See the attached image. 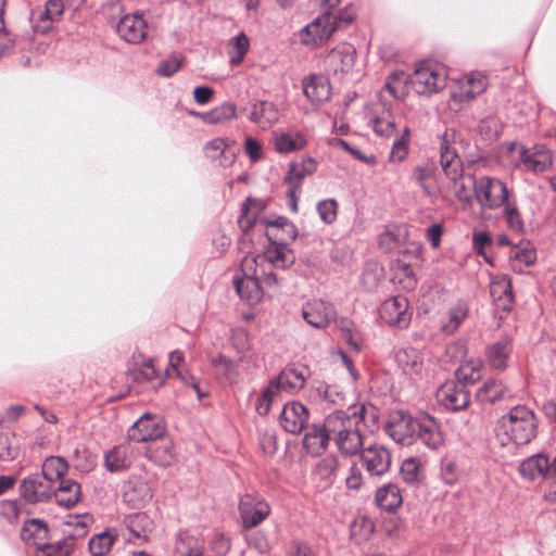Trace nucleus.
<instances>
[{
    "instance_id": "nucleus-1",
    "label": "nucleus",
    "mask_w": 556,
    "mask_h": 556,
    "mask_svg": "<svg viewBox=\"0 0 556 556\" xmlns=\"http://www.w3.org/2000/svg\"><path fill=\"white\" fill-rule=\"evenodd\" d=\"M378 410L364 403L334 410L327 416V430L331 433L338 450L344 455H356L364 445L368 433L378 428Z\"/></svg>"
},
{
    "instance_id": "nucleus-2",
    "label": "nucleus",
    "mask_w": 556,
    "mask_h": 556,
    "mask_svg": "<svg viewBox=\"0 0 556 556\" xmlns=\"http://www.w3.org/2000/svg\"><path fill=\"white\" fill-rule=\"evenodd\" d=\"M410 83L417 93H433L445 87V77L437 66L429 63L419 64L414 74L409 77L404 71L391 73L386 80L383 92H389L394 99L405 97L407 83Z\"/></svg>"
},
{
    "instance_id": "nucleus-3",
    "label": "nucleus",
    "mask_w": 556,
    "mask_h": 556,
    "mask_svg": "<svg viewBox=\"0 0 556 556\" xmlns=\"http://www.w3.org/2000/svg\"><path fill=\"white\" fill-rule=\"evenodd\" d=\"M538 433L534 413L525 405H517L502 416L495 427V438L501 445H525Z\"/></svg>"
},
{
    "instance_id": "nucleus-4",
    "label": "nucleus",
    "mask_w": 556,
    "mask_h": 556,
    "mask_svg": "<svg viewBox=\"0 0 556 556\" xmlns=\"http://www.w3.org/2000/svg\"><path fill=\"white\" fill-rule=\"evenodd\" d=\"M459 135L455 129H445L440 139V164L445 176L453 182L455 197L470 203L471 194L463 182V162L458 155Z\"/></svg>"
},
{
    "instance_id": "nucleus-5",
    "label": "nucleus",
    "mask_w": 556,
    "mask_h": 556,
    "mask_svg": "<svg viewBox=\"0 0 556 556\" xmlns=\"http://www.w3.org/2000/svg\"><path fill=\"white\" fill-rule=\"evenodd\" d=\"M242 277L236 276L233 285L238 295L250 304L260 303L265 295L261 285L257 268V257L250 254L241 261Z\"/></svg>"
},
{
    "instance_id": "nucleus-6",
    "label": "nucleus",
    "mask_w": 556,
    "mask_h": 556,
    "mask_svg": "<svg viewBox=\"0 0 556 556\" xmlns=\"http://www.w3.org/2000/svg\"><path fill=\"white\" fill-rule=\"evenodd\" d=\"M475 197L482 210H495L503 206L508 199L506 185L493 177L481 176L472 180Z\"/></svg>"
},
{
    "instance_id": "nucleus-7",
    "label": "nucleus",
    "mask_w": 556,
    "mask_h": 556,
    "mask_svg": "<svg viewBox=\"0 0 556 556\" xmlns=\"http://www.w3.org/2000/svg\"><path fill=\"white\" fill-rule=\"evenodd\" d=\"M239 513L243 527L251 529L268 517L270 508L261 495L245 494L240 498Z\"/></svg>"
},
{
    "instance_id": "nucleus-8",
    "label": "nucleus",
    "mask_w": 556,
    "mask_h": 556,
    "mask_svg": "<svg viewBox=\"0 0 556 556\" xmlns=\"http://www.w3.org/2000/svg\"><path fill=\"white\" fill-rule=\"evenodd\" d=\"M269 239V244L264 250L262 255H252L257 257V265H265L275 269L285 270L289 268L295 262V255L293 251L288 248L283 242H277L271 240L269 232H266Z\"/></svg>"
},
{
    "instance_id": "nucleus-9",
    "label": "nucleus",
    "mask_w": 556,
    "mask_h": 556,
    "mask_svg": "<svg viewBox=\"0 0 556 556\" xmlns=\"http://www.w3.org/2000/svg\"><path fill=\"white\" fill-rule=\"evenodd\" d=\"M380 318L390 326L406 328L412 319L409 302L404 295H396L386 300L379 309Z\"/></svg>"
},
{
    "instance_id": "nucleus-10",
    "label": "nucleus",
    "mask_w": 556,
    "mask_h": 556,
    "mask_svg": "<svg viewBox=\"0 0 556 556\" xmlns=\"http://www.w3.org/2000/svg\"><path fill=\"white\" fill-rule=\"evenodd\" d=\"M420 419L409 414L397 413L391 417L387 425L388 434L402 445H410L416 441Z\"/></svg>"
},
{
    "instance_id": "nucleus-11",
    "label": "nucleus",
    "mask_w": 556,
    "mask_h": 556,
    "mask_svg": "<svg viewBox=\"0 0 556 556\" xmlns=\"http://www.w3.org/2000/svg\"><path fill=\"white\" fill-rule=\"evenodd\" d=\"M333 24L330 20V11L324 12L301 30V42L309 47L320 46L336 31Z\"/></svg>"
},
{
    "instance_id": "nucleus-12",
    "label": "nucleus",
    "mask_w": 556,
    "mask_h": 556,
    "mask_svg": "<svg viewBox=\"0 0 556 556\" xmlns=\"http://www.w3.org/2000/svg\"><path fill=\"white\" fill-rule=\"evenodd\" d=\"M488 79L480 72H472L455 81L451 98L457 102L470 101L485 91Z\"/></svg>"
},
{
    "instance_id": "nucleus-13",
    "label": "nucleus",
    "mask_w": 556,
    "mask_h": 556,
    "mask_svg": "<svg viewBox=\"0 0 556 556\" xmlns=\"http://www.w3.org/2000/svg\"><path fill=\"white\" fill-rule=\"evenodd\" d=\"M20 493L27 503H43L52 498L53 485L42 475L34 473L21 481Z\"/></svg>"
},
{
    "instance_id": "nucleus-14",
    "label": "nucleus",
    "mask_w": 556,
    "mask_h": 556,
    "mask_svg": "<svg viewBox=\"0 0 556 556\" xmlns=\"http://www.w3.org/2000/svg\"><path fill=\"white\" fill-rule=\"evenodd\" d=\"M164 425L156 415L143 414L128 430L131 441L141 443L155 440L164 433Z\"/></svg>"
},
{
    "instance_id": "nucleus-15",
    "label": "nucleus",
    "mask_w": 556,
    "mask_h": 556,
    "mask_svg": "<svg viewBox=\"0 0 556 556\" xmlns=\"http://www.w3.org/2000/svg\"><path fill=\"white\" fill-rule=\"evenodd\" d=\"M355 59V48L350 43H341L326 55L325 65L333 74H348L353 70Z\"/></svg>"
},
{
    "instance_id": "nucleus-16",
    "label": "nucleus",
    "mask_w": 556,
    "mask_h": 556,
    "mask_svg": "<svg viewBox=\"0 0 556 556\" xmlns=\"http://www.w3.org/2000/svg\"><path fill=\"white\" fill-rule=\"evenodd\" d=\"M361 459L371 476H382L389 471L392 457L382 445L374 444L361 451Z\"/></svg>"
},
{
    "instance_id": "nucleus-17",
    "label": "nucleus",
    "mask_w": 556,
    "mask_h": 556,
    "mask_svg": "<svg viewBox=\"0 0 556 556\" xmlns=\"http://www.w3.org/2000/svg\"><path fill=\"white\" fill-rule=\"evenodd\" d=\"M437 399L451 410H460L469 404V393L458 381H446L437 391Z\"/></svg>"
},
{
    "instance_id": "nucleus-18",
    "label": "nucleus",
    "mask_w": 556,
    "mask_h": 556,
    "mask_svg": "<svg viewBox=\"0 0 556 556\" xmlns=\"http://www.w3.org/2000/svg\"><path fill=\"white\" fill-rule=\"evenodd\" d=\"M308 421V409L300 402L292 401L285 404L279 424L286 432L291 434L300 433Z\"/></svg>"
},
{
    "instance_id": "nucleus-19",
    "label": "nucleus",
    "mask_w": 556,
    "mask_h": 556,
    "mask_svg": "<svg viewBox=\"0 0 556 556\" xmlns=\"http://www.w3.org/2000/svg\"><path fill=\"white\" fill-rule=\"evenodd\" d=\"M152 498V490L141 476H131L123 483V500L134 507H141Z\"/></svg>"
},
{
    "instance_id": "nucleus-20",
    "label": "nucleus",
    "mask_w": 556,
    "mask_h": 556,
    "mask_svg": "<svg viewBox=\"0 0 556 556\" xmlns=\"http://www.w3.org/2000/svg\"><path fill=\"white\" fill-rule=\"evenodd\" d=\"M519 159L528 170L542 173L547 170L553 164L552 153L544 146L533 148L520 147Z\"/></svg>"
},
{
    "instance_id": "nucleus-21",
    "label": "nucleus",
    "mask_w": 556,
    "mask_h": 556,
    "mask_svg": "<svg viewBox=\"0 0 556 556\" xmlns=\"http://www.w3.org/2000/svg\"><path fill=\"white\" fill-rule=\"evenodd\" d=\"M116 30L126 42L137 45L147 36V23L139 14L125 15L119 20Z\"/></svg>"
},
{
    "instance_id": "nucleus-22",
    "label": "nucleus",
    "mask_w": 556,
    "mask_h": 556,
    "mask_svg": "<svg viewBox=\"0 0 556 556\" xmlns=\"http://www.w3.org/2000/svg\"><path fill=\"white\" fill-rule=\"evenodd\" d=\"M306 381L305 369H298L294 367H287L281 372L273 378L269 382L274 384L275 390L279 394L286 392L293 394L304 388Z\"/></svg>"
},
{
    "instance_id": "nucleus-23",
    "label": "nucleus",
    "mask_w": 556,
    "mask_h": 556,
    "mask_svg": "<svg viewBox=\"0 0 556 556\" xmlns=\"http://www.w3.org/2000/svg\"><path fill=\"white\" fill-rule=\"evenodd\" d=\"M490 294L497 309L509 312L514 302L511 279L507 275L493 277L490 283Z\"/></svg>"
},
{
    "instance_id": "nucleus-24",
    "label": "nucleus",
    "mask_w": 556,
    "mask_h": 556,
    "mask_svg": "<svg viewBox=\"0 0 556 556\" xmlns=\"http://www.w3.org/2000/svg\"><path fill=\"white\" fill-rule=\"evenodd\" d=\"M302 314L313 327L325 328L334 317V309L331 304L323 300H314L303 307Z\"/></svg>"
},
{
    "instance_id": "nucleus-25",
    "label": "nucleus",
    "mask_w": 556,
    "mask_h": 556,
    "mask_svg": "<svg viewBox=\"0 0 556 556\" xmlns=\"http://www.w3.org/2000/svg\"><path fill=\"white\" fill-rule=\"evenodd\" d=\"M331 433L327 430V417L323 425H313L306 428L303 446L312 455H320L328 446Z\"/></svg>"
},
{
    "instance_id": "nucleus-26",
    "label": "nucleus",
    "mask_w": 556,
    "mask_h": 556,
    "mask_svg": "<svg viewBox=\"0 0 556 556\" xmlns=\"http://www.w3.org/2000/svg\"><path fill=\"white\" fill-rule=\"evenodd\" d=\"M305 97L314 104L326 102L331 97V86L323 75H309L302 80Z\"/></svg>"
},
{
    "instance_id": "nucleus-27",
    "label": "nucleus",
    "mask_w": 556,
    "mask_h": 556,
    "mask_svg": "<svg viewBox=\"0 0 556 556\" xmlns=\"http://www.w3.org/2000/svg\"><path fill=\"white\" fill-rule=\"evenodd\" d=\"M317 169V162L313 157H302L300 161L292 162L289 166L285 182L289 188L300 189L305 177L314 174Z\"/></svg>"
},
{
    "instance_id": "nucleus-28",
    "label": "nucleus",
    "mask_w": 556,
    "mask_h": 556,
    "mask_svg": "<svg viewBox=\"0 0 556 556\" xmlns=\"http://www.w3.org/2000/svg\"><path fill=\"white\" fill-rule=\"evenodd\" d=\"M519 472L529 480L545 478L552 472L551 462L545 454L530 456L520 464Z\"/></svg>"
},
{
    "instance_id": "nucleus-29",
    "label": "nucleus",
    "mask_w": 556,
    "mask_h": 556,
    "mask_svg": "<svg viewBox=\"0 0 556 556\" xmlns=\"http://www.w3.org/2000/svg\"><path fill=\"white\" fill-rule=\"evenodd\" d=\"M48 534L47 525L40 519H29L23 523L21 529V539L28 546L35 547V551L49 540Z\"/></svg>"
},
{
    "instance_id": "nucleus-30",
    "label": "nucleus",
    "mask_w": 556,
    "mask_h": 556,
    "mask_svg": "<svg viewBox=\"0 0 556 556\" xmlns=\"http://www.w3.org/2000/svg\"><path fill=\"white\" fill-rule=\"evenodd\" d=\"M417 439L431 450L439 448L444 442L440 426L433 418L428 416L420 418L416 435V440Z\"/></svg>"
},
{
    "instance_id": "nucleus-31",
    "label": "nucleus",
    "mask_w": 556,
    "mask_h": 556,
    "mask_svg": "<svg viewBox=\"0 0 556 556\" xmlns=\"http://www.w3.org/2000/svg\"><path fill=\"white\" fill-rule=\"evenodd\" d=\"M81 496L80 484L74 480L65 479L59 482V486L53 485V494L55 502L65 508L75 506Z\"/></svg>"
},
{
    "instance_id": "nucleus-32",
    "label": "nucleus",
    "mask_w": 556,
    "mask_h": 556,
    "mask_svg": "<svg viewBox=\"0 0 556 556\" xmlns=\"http://www.w3.org/2000/svg\"><path fill=\"white\" fill-rule=\"evenodd\" d=\"M279 118L276 106L268 101H258L252 105L250 119L262 129L271 127Z\"/></svg>"
},
{
    "instance_id": "nucleus-33",
    "label": "nucleus",
    "mask_w": 556,
    "mask_h": 556,
    "mask_svg": "<svg viewBox=\"0 0 556 556\" xmlns=\"http://www.w3.org/2000/svg\"><path fill=\"white\" fill-rule=\"evenodd\" d=\"M306 143L305 136L298 130L277 132L274 137V146L279 153L299 151L303 149Z\"/></svg>"
},
{
    "instance_id": "nucleus-34",
    "label": "nucleus",
    "mask_w": 556,
    "mask_h": 556,
    "mask_svg": "<svg viewBox=\"0 0 556 556\" xmlns=\"http://www.w3.org/2000/svg\"><path fill=\"white\" fill-rule=\"evenodd\" d=\"M206 156L219 161V165L229 166L233 163L236 154L223 138H215L205 144Z\"/></svg>"
},
{
    "instance_id": "nucleus-35",
    "label": "nucleus",
    "mask_w": 556,
    "mask_h": 556,
    "mask_svg": "<svg viewBox=\"0 0 556 556\" xmlns=\"http://www.w3.org/2000/svg\"><path fill=\"white\" fill-rule=\"evenodd\" d=\"M395 359L399 367L406 375L419 374L422 368L420 352L414 348H404L396 352Z\"/></svg>"
},
{
    "instance_id": "nucleus-36",
    "label": "nucleus",
    "mask_w": 556,
    "mask_h": 556,
    "mask_svg": "<svg viewBox=\"0 0 556 556\" xmlns=\"http://www.w3.org/2000/svg\"><path fill=\"white\" fill-rule=\"evenodd\" d=\"M68 471L67 462L61 456H49L47 457L41 466V475L54 485L61 480H65L64 477Z\"/></svg>"
},
{
    "instance_id": "nucleus-37",
    "label": "nucleus",
    "mask_w": 556,
    "mask_h": 556,
    "mask_svg": "<svg viewBox=\"0 0 556 556\" xmlns=\"http://www.w3.org/2000/svg\"><path fill=\"white\" fill-rule=\"evenodd\" d=\"M125 525L134 539L147 540L153 529V521L146 513L130 514L125 518Z\"/></svg>"
},
{
    "instance_id": "nucleus-38",
    "label": "nucleus",
    "mask_w": 556,
    "mask_h": 556,
    "mask_svg": "<svg viewBox=\"0 0 556 556\" xmlns=\"http://www.w3.org/2000/svg\"><path fill=\"white\" fill-rule=\"evenodd\" d=\"M375 502L378 507L384 510H393L402 503V495L396 484L388 483L380 486L375 496Z\"/></svg>"
},
{
    "instance_id": "nucleus-39",
    "label": "nucleus",
    "mask_w": 556,
    "mask_h": 556,
    "mask_svg": "<svg viewBox=\"0 0 556 556\" xmlns=\"http://www.w3.org/2000/svg\"><path fill=\"white\" fill-rule=\"evenodd\" d=\"M74 549V535H67L54 543H50L49 540H47L45 544L35 551V556H70Z\"/></svg>"
},
{
    "instance_id": "nucleus-40",
    "label": "nucleus",
    "mask_w": 556,
    "mask_h": 556,
    "mask_svg": "<svg viewBox=\"0 0 556 556\" xmlns=\"http://www.w3.org/2000/svg\"><path fill=\"white\" fill-rule=\"evenodd\" d=\"M130 465L128 447L116 445L104 454V466L110 472H118L127 469Z\"/></svg>"
},
{
    "instance_id": "nucleus-41",
    "label": "nucleus",
    "mask_w": 556,
    "mask_h": 556,
    "mask_svg": "<svg viewBox=\"0 0 556 556\" xmlns=\"http://www.w3.org/2000/svg\"><path fill=\"white\" fill-rule=\"evenodd\" d=\"M510 351L511 345L507 339H503L492 344L486 351V357L490 366L496 370L505 369Z\"/></svg>"
},
{
    "instance_id": "nucleus-42",
    "label": "nucleus",
    "mask_w": 556,
    "mask_h": 556,
    "mask_svg": "<svg viewBox=\"0 0 556 556\" xmlns=\"http://www.w3.org/2000/svg\"><path fill=\"white\" fill-rule=\"evenodd\" d=\"M506 392V387L498 379L486 380L477 391L476 397L481 404H493L500 401Z\"/></svg>"
},
{
    "instance_id": "nucleus-43",
    "label": "nucleus",
    "mask_w": 556,
    "mask_h": 556,
    "mask_svg": "<svg viewBox=\"0 0 556 556\" xmlns=\"http://www.w3.org/2000/svg\"><path fill=\"white\" fill-rule=\"evenodd\" d=\"M469 305L466 301L456 302L447 312V320L442 323V330L447 333H454L460 324L468 317Z\"/></svg>"
},
{
    "instance_id": "nucleus-44",
    "label": "nucleus",
    "mask_w": 556,
    "mask_h": 556,
    "mask_svg": "<svg viewBox=\"0 0 556 556\" xmlns=\"http://www.w3.org/2000/svg\"><path fill=\"white\" fill-rule=\"evenodd\" d=\"M407 236V229L402 225H390L379 236L378 242L382 250L390 251L402 244Z\"/></svg>"
},
{
    "instance_id": "nucleus-45",
    "label": "nucleus",
    "mask_w": 556,
    "mask_h": 556,
    "mask_svg": "<svg viewBox=\"0 0 556 556\" xmlns=\"http://www.w3.org/2000/svg\"><path fill=\"white\" fill-rule=\"evenodd\" d=\"M211 364L216 374L228 382L235 383L239 378L238 363L218 354L211 358Z\"/></svg>"
},
{
    "instance_id": "nucleus-46",
    "label": "nucleus",
    "mask_w": 556,
    "mask_h": 556,
    "mask_svg": "<svg viewBox=\"0 0 556 556\" xmlns=\"http://www.w3.org/2000/svg\"><path fill=\"white\" fill-rule=\"evenodd\" d=\"M117 534L114 530L106 529L105 531L94 534L89 540V551L92 556H105L112 548Z\"/></svg>"
},
{
    "instance_id": "nucleus-47",
    "label": "nucleus",
    "mask_w": 556,
    "mask_h": 556,
    "mask_svg": "<svg viewBox=\"0 0 556 556\" xmlns=\"http://www.w3.org/2000/svg\"><path fill=\"white\" fill-rule=\"evenodd\" d=\"M21 453V441L15 433H0V460L12 462L18 457Z\"/></svg>"
},
{
    "instance_id": "nucleus-48",
    "label": "nucleus",
    "mask_w": 556,
    "mask_h": 556,
    "mask_svg": "<svg viewBox=\"0 0 556 556\" xmlns=\"http://www.w3.org/2000/svg\"><path fill=\"white\" fill-rule=\"evenodd\" d=\"M237 109L233 103L225 102L208 112L199 114L206 124L217 125L232 119L236 116Z\"/></svg>"
},
{
    "instance_id": "nucleus-49",
    "label": "nucleus",
    "mask_w": 556,
    "mask_h": 556,
    "mask_svg": "<svg viewBox=\"0 0 556 556\" xmlns=\"http://www.w3.org/2000/svg\"><path fill=\"white\" fill-rule=\"evenodd\" d=\"M392 281L397 283L404 290H413L417 281L415 279L410 265L403 261H396L392 265Z\"/></svg>"
},
{
    "instance_id": "nucleus-50",
    "label": "nucleus",
    "mask_w": 556,
    "mask_h": 556,
    "mask_svg": "<svg viewBox=\"0 0 556 556\" xmlns=\"http://www.w3.org/2000/svg\"><path fill=\"white\" fill-rule=\"evenodd\" d=\"M249 48L250 40L243 31L232 37L229 40L228 51L230 64L233 66L240 65L243 62L244 56L249 51Z\"/></svg>"
},
{
    "instance_id": "nucleus-51",
    "label": "nucleus",
    "mask_w": 556,
    "mask_h": 556,
    "mask_svg": "<svg viewBox=\"0 0 556 556\" xmlns=\"http://www.w3.org/2000/svg\"><path fill=\"white\" fill-rule=\"evenodd\" d=\"M261 211V204L257 200L248 199L243 204L241 214L238 223L242 231H249L257 220L258 212Z\"/></svg>"
},
{
    "instance_id": "nucleus-52",
    "label": "nucleus",
    "mask_w": 556,
    "mask_h": 556,
    "mask_svg": "<svg viewBox=\"0 0 556 556\" xmlns=\"http://www.w3.org/2000/svg\"><path fill=\"white\" fill-rule=\"evenodd\" d=\"M274 269L275 268L258 264V277L261 285L264 291L267 290L268 293L270 292L269 295L277 292L285 280V278L274 271Z\"/></svg>"
},
{
    "instance_id": "nucleus-53",
    "label": "nucleus",
    "mask_w": 556,
    "mask_h": 556,
    "mask_svg": "<svg viewBox=\"0 0 556 556\" xmlns=\"http://www.w3.org/2000/svg\"><path fill=\"white\" fill-rule=\"evenodd\" d=\"M482 363L479 359H470L462 364L456 370L457 381L464 386L475 383L481 377Z\"/></svg>"
},
{
    "instance_id": "nucleus-54",
    "label": "nucleus",
    "mask_w": 556,
    "mask_h": 556,
    "mask_svg": "<svg viewBox=\"0 0 556 556\" xmlns=\"http://www.w3.org/2000/svg\"><path fill=\"white\" fill-rule=\"evenodd\" d=\"M509 258L511 261L513 268H516V263L530 266L534 264L536 260V253L535 250L530 247V243H526L513 248L509 252Z\"/></svg>"
},
{
    "instance_id": "nucleus-55",
    "label": "nucleus",
    "mask_w": 556,
    "mask_h": 556,
    "mask_svg": "<svg viewBox=\"0 0 556 556\" xmlns=\"http://www.w3.org/2000/svg\"><path fill=\"white\" fill-rule=\"evenodd\" d=\"M409 144V128L405 127L402 135L393 141L390 161L393 163H400L404 161L408 154Z\"/></svg>"
},
{
    "instance_id": "nucleus-56",
    "label": "nucleus",
    "mask_w": 556,
    "mask_h": 556,
    "mask_svg": "<svg viewBox=\"0 0 556 556\" xmlns=\"http://www.w3.org/2000/svg\"><path fill=\"white\" fill-rule=\"evenodd\" d=\"M372 127L377 135L390 137L395 132V119L389 110L372 119Z\"/></svg>"
},
{
    "instance_id": "nucleus-57",
    "label": "nucleus",
    "mask_w": 556,
    "mask_h": 556,
    "mask_svg": "<svg viewBox=\"0 0 556 556\" xmlns=\"http://www.w3.org/2000/svg\"><path fill=\"white\" fill-rule=\"evenodd\" d=\"M231 344L239 354V362H249V357L245 352L249 350L250 340L249 333L244 328L238 327L231 331Z\"/></svg>"
},
{
    "instance_id": "nucleus-58",
    "label": "nucleus",
    "mask_w": 556,
    "mask_h": 556,
    "mask_svg": "<svg viewBox=\"0 0 556 556\" xmlns=\"http://www.w3.org/2000/svg\"><path fill=\"white\" fill-rule=\"evenodd\" d=\"M339 468V460L336 456L329 455L320 459L316 466V475L325 481H332Z\"/></svg>"
},
{
    "instance_id": "nucleus-59",
    "label": "nucleus",
    "mask_w": 556,
    "mask_h": 556,
    "mask_svg": "<svg viewBox=\"0 0 556 556\" xmlns=\"http://www.w3.org/2000/svg\"><path fill=\"white\" fill-rule=\"evenodd\" d=\"M338 208L339 204L336 199H326L319 201L316 205L320 219L327 225H332L337 220Z\"/></svg>"
},
{
    "instance_id": "nucleus-60",
    "label": "nucleus",
    "mask_w": 556,
    "mask_h": 556,
    "mask_svg": "<svg viewBox=\"0 0 556 556\" xmlns=\"http://www.w3.org/2000/svg\"><path fill=\"white\" fill-rule=\"evenodd\" d=\"M402 479L407 483H416L421 479V464L416 458H407L400 470Z\"/></svg>"
},
{
    "instance_id": "nucleus-61",
    "label": "nucleus",
    "mask_w": 556,
    "mask_h": 556,
    "mask_svg": "<svg viewBox=\"0 0 556 556\" xmlns=\"http://www.w3.org/2000/svg\"><path fill=\"white\" fill-rule=\"evenodd\" d=\"M278 393L275 390L274 384L268 382V386L263 390L261 395L257 397L255 403L256 412L265 416L269 413L273 401L277 397Z\"/></svg>"
},
{
    "instance_id": "nucleus-62",
    "label": "nucleus",
    "mask_w": 556,
    "mask_h": 556,
    "mask_svg": "<svg viewBox=\"0 0 556 556\" xmlns=\"http://www.w3.org/2000/svg\"><path fill=\"white\" fill-rule=\"evenodd\" d=\"M182 62L184 58L181 55L173 54L159 63L156 74L162 77H170L180 70Z\"/></svg>"
},
{
    "instance_id": "nucleus-63",
    "label": "nucleus",
    "mask_w": 556,
    "mask_h": 556,
    "mask_svg": "<svg viewBox=\"0 0 556 556\" xmlns=\"http://www.w3.org/2000/svg\"><path fill=\"white\" fill-rule=\"evenodd\" d=\"M130 372L138 382L152 380L156 376V369L152 359L142 361V363L131 369Z\"/></svg>"
},
{
    "instance_id": "nucleus-64",
    "label": "nucleus",
    "mask_w": 556,
    "mask_h": 556,
    "mask_svg": "<svg viewBox=\"0 0 556 556\" xmlns=\"http://www.w3.org/2000/svg\"><path fill=\"white\" fill-rule=\"evenodd\" d=\"M503 206L507 226L509 229L520 232L523 229V222L517 206L509 200Z\"/></svg>"
}]
</instances>
